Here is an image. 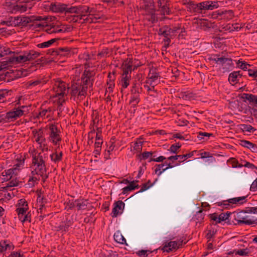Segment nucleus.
<instances>
[{"mask_svg": "<svg viewBox=\"0 0 257 257\" xmlns=\"http://www.w3.org/2000/svg\"><path fill=\"white\" fill-rule=\"evenodd\" d=\"M88 202L86 200H76V207L78 210H85L87 208Z\"/></svg>", "mask_w": 257, "mask_h": 257, "instance_id": "40", "label": "nucleus"}, {"mask_svg": "<svg viewBox=\"0 0 257 257\" xmlns=\"http://www.w3.org/2000/svg\"><path fill=\"white\" fill-rule=\"evenodd\" d=\"M47 80L44 78H40L35 80H30L27 82V85L29 87L42 86L47 83Z\"/></svg>", "mask_w": 257, "mask_h": 257, "instance_id": "33", "label": "nucleus"}, {"mask_svg": "<svg viewBox=\"0 0 257 257\" xmlns=\"http://www.w3.org/2000/svg\"><path fill=\"white\" fill-rule=\"evenodd\" d=\"M75 73L72 75L71 78L73 83L75 82H81L80 78V70L78 68H76L75 70Z\"/></svg>", "mask_w": 257, "mask_h": 257, "instance_id": "45", "label": "nucleus"}, {"mask_svg": "<svg viewBox=\"0 0 257 257\" xmlns=\"http://www.w3.org/2000/svg\"><path fill=\"white\" fill-rule=\"evenodd\" d=\"M181 245V242H178L175 241H170L165 243L161 249L164 252H169L170 251H173V250L177 249L179 246Z\"/></svg>", "mask_w": 257, "mask_h": 257, "instance_id": "20", "label": "nucleus"}, {"mask_svg": "<svg viewBox=\"0 0 257 257\" xmlns=\"http://www.w3.org/2000/svg\"><path fill=\"white\" fill-rule=\"evenodd\" d=\"M27 59L28 61L33 60L38 58L40 53L33 50H31L29 52H26Z\"/></svg>", "mask_w": 257, "mask_h": 257, "instance_id": "41", "label": "nucleus"}, {"mask_svg": "<svg viewBox=\"0 0 257 257\" xmlns=\"http://www.w3.org/2000/svg\"><path fill=\"white\" fill-rule=\"evenodd\" d=\"M33 140L39 145L42 151L47 150V141L43 128L35 129L32 131Z\"/></svg>", "mask_w": 257, "mask_h": 257, "instance_id": "7", "label": "nucleus"}, {"mask_svg": "<svg viewBox=\"0 0 257 257\" xmlns=\"http://www.w3.org/2000/svg\"><path fill=\"white\" fill-rule=\"evenodd\" d=\"M177 30L176 28H171L168 26H164L162 28H160L158 31V35L159 36H162L164 38L168 37H174Z\"/></svg>", "mask_w": 257, "mask_h": 257, "instance_id": "13", "label": "nucleus"}, {"mask_svg": "<svg viewBox=\"0 0 257 257\" xmlns=\"http://www.w3.org/2000/svg\"><path fill=\"white\" fill-rule=\"evenodd\" d=\"M158 7L159 8L162 15H169L170 14L169 3L163 5L161 6H158Z\"/></svg>", "mask_w": 257, "mask_h": 257, "instance_id": "46", "label": "nucleus"}, {"mask_svg": "<svg viewBox=\"0 0 257 257\" xmlns=\"http://www.w3.org/2000/svg\"><path fill=\"white\" fill-rule=\"evenodd\" d=\"M217 15L221 17V19L228 21L232 19L234 16V12L232 10H218Z\"/></svg>", "mask_w": 257, "mask_h": 257, "instance_id": "24", "label": "nucleus"}, {"mask_svg": "<svg viewBox=\"0 0 257 257\" xmlns=\"http://www.w3.org/2000/svg\"><path fill=\"white\" fill-rule=\"evenodd\" d=\"M240 128L243 132L253 133L256 130L250 124H241Z\"/></svg>", "mask_w": 257, "mask_h": 257, "instance_id": "44", "label": "nucleus"}, {"mask_svg": "<svg viewBox=\"0 0 257 257\" xmlns=\"http://www.w3.org/2000/svg\"><path fill=\"white\" fill-rule=\"evenodd\" d=\"M44 30L46 32L49 34L64 33L66 31L63 26L54 24L46 26Z\"/></svg>", "mask_w": 257, "mask_h": 257, "instance_id": "12", "label": "nucleus"}, {"mask_svg": "<svg viewBox=\"0 0 257 257\" xmlns=\"http://www.w3.org/2000/svg\"><path fill=\"white\" fill-rule=\"evenodd\" d=\"M248 195L241 197H234L218 202V206H221L223 208L229 209L235 206L242 205L247 201Z\"/></svg>", "mask_w": 257, "mask_h": 257, "instance_id": "6", "label": "nucleus"}, {"mask_svg": "<svg viewBox=\"0 0 257 257\" xmlns=\"http://www.w3.org/2000/svg\"><path fill=\"white\" fill-rule=\"evenodd\" d=\"M114 240L120 244L126 243V240L119 231L115 232L113 235Z\"/></svg>", "mask_w": 257, "mask_h": 257, "instance_id": "38", "label": "nucleus"}, {"mask_svg": "<svg viewBox=\"0 0 257 257\" xmlns=\"http://www.w3.org/2000/svg\"><path fill=\"white\" fill-rule=\"evenodd\" d=\"M243 98L247 100L249 102L253 103L257 105V95L252 94L243 93Z\"/></svg>", "mask_w": 257, "mask_h": 257, "instance_id": "42", "label": "nucleus"}, {"mask_svg": "<svg viewBox=\"0 0 257 257\" xmlns=\"http://www.w3.org/2000/svg\"><path fill=\"white\" fill-rule=\"evenodd\" d=\"M63 153L62 152H58L55 151L52 153L50 157L51 161L55 164H57L62 160Z\"/></svg>", "mask_w": 257, "mask_h": 257, "instance_id": "35", "label": "nucleus"}, {"mask_svg": "<svg viewBox=\"0 0 257 257\" xmlns=\"http://www.w3.org/2000/svg\"><path fill=\"white\" fill-rule=\"evenodd\" d=\"M28 111L27 106L22 105L15 107L11 111L8 112L6 114V118L9 120H13L22 116L24 113Z\"/></svg>", "mask_w": 257, "mask_h": 257, "instance_id": "10", "label": "nucleus"}, {"mask_svg": "<svg viewBox=\"0 0 257 257\" xmlns=\"http://www.w3.org/2000/svg\"><path fill=\"white\" fill-rule=\"evenodd\" d=\"M187 9V11L190 13H196L198 14H201L202 13L199 3H195L194 1L190 2V3L188 4V6Z\"/></svg>", "mask_w": 257, "mask_h": 257, "instance_id": "31", "label": "nucleus"}, {"mask_svg": "<svg viewBox=\"0 0 257 257\" xmlns=\"http://www.w3.org/2000/svg\"><path fill=\"white\" fill-rule=\"evenodd\" d=\"M66 10H65V12L70 13H77L78 14V8L75 7H71L68 8L67 5H66Z\"/></svg>", "mask_w": 257, "mask_h": 257, "instance_id": "62", "label": "nucleus"}, {"mask_svg": "<svg viewBox=\"0 0 257 257\" xmlns=\"http://www.w3.org/2000/svg\"><path fill=\"white\" fill-rule=\"evenodd\" d=\"M138 182L137 180H134L131 181L129 183V185L122 189V193L123 194H126L128 192L134 190L135 189H138L140 186L137 183Z\"/></svg>", "mask_w": 257, "mask_h": 257, "instance_id": "30", "label": "nucleus"}, {"mask_svg": "<svg viewBox=\"0 0 257 257\" xmlns=\"http://www.w3.org/2000/svg\"><path fill=\"white\" fill-rule=\"evenodd\" d=\"M73 224V222L70 220H66V221L62 222L60 224L56 226L57 231H60L62 233H66L69 230V227Z\"/></svg>", "mask_w": 257, "mask_h": 257, "instance_id": "28", "label": "nucleus"}, {"mask_svg": "<svg viewBox=\"0 0 257 257\" xmlns=\"http://www.w3.org/2000/svg\"><path fill=\"white\" fill-rule=\"evenodd\" d=\"M31 21V19L28 17L18 16L13 18V23L15 25L25 26Z\"/></svg>", "mask_w": 257, "mask_h": 257, "instance_id": "22", "label": "nucleus"}, {"mask_svg": "<svg viewBox=\"0 0 257 257\" xmlns=\"http://www.w3.org/2000/svg\"><path fill=\"white\" fill-rule=\"evenodd\" d=\"M237 67L242 69L243 71H246L248 68L251 67V65L248 64L245 61L242 60L241 59H239L236 62Z\"/></svg>", "mask_w": 257, "mask_h": 257, "instance_id": "37", "label": "nucleus"}, {"mask_svg": "<svg viewBox=\"0 0 257 257\" xmlns=\"http://www.w3.org/2000/svg\"><path fill=\"white\" fill-rule=\"evenodd\" d=\"M146 5H148V10L155 9L154 0H146L144 5L145 9Z\"/></svg>", "mask_w": 257, "mask_h": 257, "instance_id": "60", "label": "nucleus"}, {"mask_svg": "<svg viewBox=\"0 0 257 257\" xmlns=\"http://www.w3.org/2000/svg\"><path fill=\"white\" fill-rule=\"evenodd\" d=\"M232 166V168H242L243 164L238 163V161L234 158H230L227 161Z\"/></svg>", "mask_w": 257, "mask_h": 257, "instance_id": "49", "label": "nucleus"}, {"mask_svg": "<svg viewBox=\"0 0 257 257\" xmlns=\"http://www.w3.org/2000/svg\"><path fill=\"white\" fill-rule=\"evenodd\" d=\"M71 51L68 47H63L59 49V54L61 55L68 57Z\"/></svg>", "mask_w": 257, "mask_h": 257, "instance_id": "54", "label": "nucleus"}, {"mask_svg": "<svg viewBox=\"0 0 257 257\" xmlns=\"http://www.w3.org/2000/svg\"><path fill=\"white\" fill-rule=\"evenodd\" d=\"M17 208H28L27 202L24 199H20L18 201V203L17 205Z\"/></svg>", "mask_w": 257, "mask_h": 257, "instance_id": "59", "label": "nucleus"}, {"mask_svg": "<svg viewBox=\"0 0 257 257\" xmlns=\"http://www.w3.org/2000/svg\"><path fill=\"white\" fill-rule=\"evenodd\" d=\"M165 167V163L156 165L155 172L158 176H160L165 171H163Z\"/></svg>", "mask_w": 257, "mask_h": 257, "instance_id": "52", "label": "nucleus"}, {"mask_svg": "<svg viewBox=\"0 0 257 257\" xmlns=\"http://www.w3.org/2000/svg\"><path fill=\"white\" fill-rule=\"evenodd\" d=\"M221 3L220 1H205L199 3L200 7L201 9V12L206 10H213L219 7V3Z\"/></svg>", "mask_w": 257, "mask_h": 257, "instance_id": "11", "label": "nucleus"}, {"mask_svg": "<svg viewBox=\"0 0 257 257\" xmlns=\"http://www.w3.org/2000/svg\"><path fill=\"white\" fill-rule=\"evenodd\" d=\"M11 53H13V52L9 48L3 47L0 45V58Z\"/></svg>", "mask_w": 257, "mask_h": 257, "instance_id": "50", "label": "nucleus"}, {"mask_svg": "<svg viewBox=\"0 0 257 257\" xmlns=\"http://www.w3.org/2000/svg\"><path fill=\"white\" fill-rule=\"evenodd\" d=\"M54 109L51 107H48L47 108L41 107L39 110V113L36 115V117L38 119H44L46 118L51 117L54 113Z\"/></svg>", "mask_w": 257, "mask_h": 257, "instance_id": "18", "label": "nucleus"}, {"mask_svg": "<svg viewBox=\"0 0 257 257\" xmlns=\"http://www.w3.org/2000/svg\"><path fill=\"white\" fill-rule=\"evenodd\" d=\"M47 127L49 130V141L54 145H59L61 141V137L57 126L54 124H50Z\"/></svg>", "mask_w": 257, "mask_h": 257, "instance_id": "9", "label": "nucleus"}, {"mask_svg": "<svg viewBox=\"0 0 257 257\" xmlns=\"http://www.w3.org/2000/svg\"><path fill=\"white\" fill-rule=\"evenodd\" d=\"M140 95L131 94L130 103L134 106H136L140 102Z\"/></svg>", "mask_w": 257, "mask_h": 257, "instance_id": "53", "label": "nucleus"}, {"mask_svg": "<svg viewBox=\"0 0 257 257\" xmlns=\"http://www.w3.org/2000/svg\"><path fill=\"white\" fill-rule=\"evenodd\" d=\"M24 163L25 159L23 157L21 156L20 158H17L16 163L12 168L17 170V173H18L19 170L24 167Z\"/></svg>", "mask_w": 257, "mask_h": 257, "instance_id": "34", "label": "nucleus"}, {"mask_svg": "<svg viewBox=\"0 0 257 257\" xmlns=\"http://www.w3.org/2000/svg\"><path fill=\"white\" fill-rule=\"evenodd\" d=\"M18 174L17 170L10 168L5 170L2 173V180L4 181H9L13 178H16Z\"/></svg>", "mask_w": 257, "mask_h": 257, "instance_id": "19", "label": "nucleus"}, {"mask_svg": "<svg viewBox=\"0 0 257 257\" xmlns=\"http://www.w3.org/2000/svg\"><path fill=\"white\" fill-rule=\"evenodd\" d=\"M56 39H52L48 41L37 44V46L39 48H46L50 47L55 42Z\"/></svg>", "mask_w": 257, "mask_h": 257, "instance_id": "43", "label": "nucleus"}, {"mask_svg": "<svg viewBox=\"0 0 257 257\" xmlns=\"http://www.w3.org/2000/svg\"><path fill=\"white\" fill-rule=\"evenodd\" d=\"M142 92V87L139 84H134L132 87L131 94L140 95Z\"/></svg>", "mask_w": 257, "mask_h": 257, "instance_id": "48", "label": "nucleus"}, {"mask_svg": "<svg viewBox=\"0 0 257 257\" xmlns=\"http://www.w3.org/2000/svg\"><path fill=\"white\" fill-rule=\"evenodd\" d=\"M27 4L26 3H19L10 6V12L12 14L22 13L27 11Z\"/></svg>", "mask_w": 257, "mask_h": 257, "instance_id": "17", "label": "nucleus"}, {"mask_svg": "<svg viewBox=\"0 0 257 257\" xmlns=\"http://www.w3.org/2000/svg\"><path fill=\"white\" fill-rule=\"evenodd\" d=\"M45 158V155L41 153H36L33 155L32 162L30 167L32 176L29 177L28 180L30 186H33L35 183H38L41 177L43 179L48 178Z\"/></svg>", "mask_w": 257, "mask_h": 257, "instance_id": "1", "label": "nucleus"}, {"mask_svg": "<svg viewBox=\"0 0 257 257\" xmlns=\"http://www.w3.org/2000/svg\"><path fill=\"white\" fill-rule=\"evenodd\" d=\"M13 55L7 58V62L12 64H17L28 61L26 52L22 55H16L14 53Z\"/></svg>", "mask_w": 257, "mask_h": 257, "instance_id": "14", "label": "nucleus"}, {"mask_svg": "<svg viewBox=\"0 0 257 257\" xmlns=\"http://www.w3.org/2000/svg\"><path fill=\"white\" fill-rule=\"evenodd\" d=\"M152 252L149 250H140L136 252V254L140 257H147L149 254Z\"/></svg>", "mask_w": 257, "mask_h": 257, "instance_id": "57", "label": "nucleus"}, {"mask_svg": "<svg viewBox=\"0 0 257 257\" xmlns=\"http://www.w3.org/2000/svg\"><path fill=\"white\" fill-rule=\"evenodd\" d=\"M109 146L107 148V153L108 154H109L111 152H112L115 146L114 145V139H111L110 142H109Z\"/></svg>", "mask_w": 257, "mask_h": 257, "instance_id": "63", "label": "nucleus"}, {"mask_svg": "<svg viewBox=\"0 0 257 257\" xmlns=\"http://www.w3.org/2000/svg\"><path fill=\"white\" fill-rule=\"evenodd\" d=\"M143 142L141 139H137L133 145V149L132 150L135 153H140L142 150Z\"/></svg>", "mask_w": 257, "mask_h": 257, "instance_id": "39", "label": "nucleus"}, {"mask_svg": "<svg viewBox=\"0 0 257 257\" xmlns=\"http://www.w3.org/2000/svg\"><path fill=\"white\" fill-rule=\"evenodd\" d=\"M125 204L122 201H118L113 204V208H112L111 215L112 217H116L118 215L122 213Z\"/></svg>", "mask_w": 257, "mask_h": 257, "instance_id": "16", "label": "nucleus"}, {"mask_svg": "<svg viewBox=\"0 0 257 257\" xmlns=\"http://www.w3.org/2000/svg\"><path fill=\"white\" fill-rule=\"evenodd\" d=\"M28 208H17L16 209V211L18 213V217L19 219L22 218L24 214H25L28 212Z\"/></svg>", "mask_w": 257, "mask_h": 257, "instance_id": "56", "label": "nucleus"}, {"mask_svg": "<svg viewBox=\"0 0 257 257\" xmlns=\"http://www.w3.org/2000/svg\"><path fill=\"white\" fill-rule=\"evenodd\" d=\"M14 246L9 240H4L0 241V253L13 250Z\"/></svg>", "mask_w": 257, "mask_h": 257, "instance_id": "25", "label": "nucleus"}, {"mask_svg": "<svg viewBox=\"0 0 257 257\" xmlns=\"http://www.w3.org/2000/svg\"><path fill=\"white\" fill-rule=\"evenodd\" d=\"M66 9V5L59 3H51L49 9L54 12H63Z\"/></svg>", "mask_w": 257, "mask_h": 257, "instance_id": "29", "label": "nucleus"}, {"mask_svg": "<svg viewBox=\"0 0 257 257\" xmlns=\"http://www.w3.org/2000/svg\"><path fill=\"white\" fill-rule=\"evenodd\" d=\"M131 76H122L121 80V85L123 88H126L130 84Z\"/></svg>", "mask_w": 257, "mask_h": 257, "instance_id": "47", "label": "nucleus"}, {"mask_svg": "<svg viewBox=\"0 0 257 257\" xmlns=\"http://www.w3.org/2000/svg\"><path fill=\"white\" fill-rule=\"evenodd\" d=\"M95 72L90 69L85 70L81 77V82H75L72 85V93L74 95L84 96L87 91L88 86L92 85Z\"/></svg>", "mask_w": 257, "mask_h": 257, "instance_id": "2", "label": "nucleus"}, {"mask_svg": "<svg viewBox=\"0 0 257 257\" xmlns=\"http://www.w3.org/2000/svg\"><path fill=\"white\" fill-rule=\"evenodd\" d=\"M78 9V14H80V15L77 16L76 21H78V18H79L80 23H95L97 22V20L99 18L94 16L95 11L93 8H90L87 6H83Z\"/></svg>", "mask_w": 257, "mask_h": 257, "instance_id": "4", "label": "nucleus"}, {"mask_svg": "<svg viewBox=\"0 0 257 257\" xmlns=\"http://www.w3.org/2000/svg\"><path fill=\"white\" fill-rule=\"evenodd\" d=\"M68 85L64 82L58 80L55 81L53 88V97L54 101H57L59 105H62L65 102V96L68 91Z\"/></svg>", "mask_w": 257, "mask_h": 257, "instance_id": "3", "label": "nucleus"}, {"mask_svg": "<svg viewBox=\"0 0 257 257\" xmlns=\"http://www.w3.org/2000/svg\"><path fill=\"white\" fill-rule=\"evenodd\" d=\"M240 71H234L231 73L228 76V81L230 83H236L238 81V77H240L241 74L240 73Z\"/></svg>", "mask_w": 257, "mask_h": 257, "instance_id": "36", "label": "nucleus"}, {"mask_svg": "<svg viewBox=\"0 0 257 257\" xmlns=\"http://www.w3.org/2000/svg\"><path fill=\"white\" fill-rule=\"evenodd\" d=\"M231 214L230 212H227L225 213H222L220 214H218V219L219 220V223L222 221H225L228 219L230 215Z\"/></svg>", "mask_w": 257, "mask_h": 257, "instance_id": "55", "label": "nucleus"}, {"mask_svg": "<svg viewBox=\"0 0 257 257\" xmlns=\"http://www.w3.org/2000/svg\"><path fill=\"white\" fill-rule=\"evenodd\" d=\"M145 12L147 17L146 18L148 19L149 21L151 22L152 23L157 22L158 17L155 14V9L148 10V5H146Z\"/></svg>", "mask_w": 257, "mask_h": 257, "instance_id": "26", "label": "nucleus"}, {"mask_svg": "<svg viewBox=\"0 0 257 257\" xmlns=\"http://www.w3.org/2000/svg\"><path fill=\"white\" fill-rule=\"evenodd\" d=\"M14 196L13 192H9L7 189H3L0 191V200L6 202L10 200Z\"/></svg>", "mask_w": 257, "mask_h": 257, "instance_id": "32", "label": "nucleus"}, {"mask_svg": "<svg viewBox=\"0 0 257 257\" xmlns=\"http://www.w3.org/2000/svg\"><path fill=\"white\" fill-rule=\"evenodd\" d=\"M249 253V250L248 248H244L237 250L235 254L239 255H247Z\"/></svg>", "mask_w": 257, "mask_h": 257, "instance_id": "64", "label": "nucleus"}, {"mask_svg": "<svg viewBox=\"0 0 257 257\" xmlns=\"http://www.w3.org/2000/svg\"><path fill=\"white\" fill-rule=\"evenodd\" d=\"M153 152H145L139 155V158L141 160H146L148 158H153Z\"/></svg>", "mask_w": 257, "mask_h": 257, "instance_id": "51", "label": "nucleus"}, {"mask_svg": "<svg viewBox=\"0 0 257 257\" xmlns=\"http://www.w3.org/2000/svg\"><path fill=\"white\" fill-rule=\"evenodd\" d=\"M133 61L132 59L126 60L122 64V69L123 73L122 76H131V74L133 71L132 69Z\"/></svg>", "mask_w": 257, "mask_h": 257, "instance_id": "21", "label": "nucleus"}, {"mask_svg": "<svg viewBox=\"0 0 257 257\" xmlns=\"http://www.w3.org/2000/svg\"><path fill=\"white\" fill-rule=\"evenodd\" d=\"M208 60L214 62L225 71H228L232 65V60L231 58L225 57L220 54H212L208 58Z\"/></svg>", "mask_w": 257, "mask_h": 257, "instance_id": "5", "label": "nucleus"}, {"mask_svg": "<svg viewBox=\"0 0 257 257\" xmlns=\"http://www.w3.org/2000/svg\"><path fill=\"white\" fill-rule=\"evenodd\" d=\"M160 77L157 69L155 68H151L150 69V71L148 74V79L146 81V83L152 86L154 88L155 86V82L156 80Z\"/></svg>", "mask_w": 257, "mask_h": 257, "instance_id": "15", "label": "nucleus"}, {"mask_svg": "<svg viewBox=\"0 0 257 257\" xmlns=\"http://www.w3.org/2000/svg\"><path fill=\"white\" fill-rule=\"evenodd\" d=\"M195 151H192L188 154H184L183 155H175L171 156L167 158V159L170 161H174L179 160V162L182 163L184 162L187 159L192 157L194 155V153Z\"/></svg>", "mask_w": 257, "mask_h": 257, "instance_id": "23", "label": "nucleus"}, {"mask_svg": "<svg viewBox=\"0 0 257 257\" xmlns=\"http://www.w3.org/2000/svg\"><path fill=\"white\" fill-rule=\"evenodd\" d=\"M246 211L239 212L235 215L234 218L238 224L251 225L257 224V218L250 215H247Z\"/></svg>", "mask_w": 257, "mask_h": 257, "instance_id": "8", "label": "nucleus"}, {"mask_svg": "<svg viewBox=\"0 0 257 257\" xmlns=\"http://www.w3.org/2000/svg\"><path fill=\"white\" fill-rule=\"evenodd\" d=\"M114 74H111L109 73L108 75V79L107 80V87L106 88V91L105 95H107V92H109V93H112L113 92V89L114 87Z\"/></svg>", "mask_w": 257, "mask_h": 257, "instance_id": "27", "label": "nucleus"}, {"mask_svg": "<svg viewBox=\"0 0 257 257\" xmlns=\"http://www.w3.org/2000/svg\"><path fill=\"white\" fill-rule=\"evenodd\" d=\"M31 214L30 212H27L20 219V220L23 222L28 221L29 222H31Z\"/></svg>", "mask_w": 257, "mask_h": 257, "instance_id": "58", "label": "nucleus"}, {"mask_svg": "<svg viewBox=\"0 0 257 257\" xmlns=\"http://www.w3.org/2000/svg\"><path fill=\"white\" fill-rule=\"evenodd\" d=\"M248 71V74L249 76L252 77L253 78H257V68H255L253 69H249L247 70Z\"/></svg>", "mask_w": 257, "mask_h": 257, "instance_id": "61", "label": "nucleus"}]
</instances>
